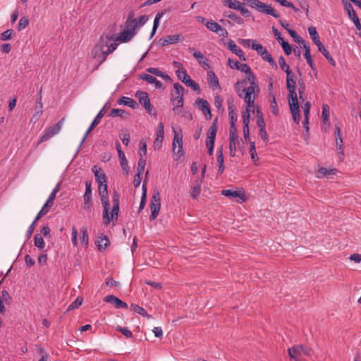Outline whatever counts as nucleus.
Instances as JSON below:
<instances>
[{
    "instance_id": "1",
    "label": "nucleus",
    "mask_w": 361,
    "mask_h": 361,
    "mask_svg": "<svg viewBox=\"0 0 361 361\" xmlns=\"http://www.w3.org/2000/svg\"><path fill=\"white\" fill-rule=\"evenodd\" d=\"M114 35H102L92 51V57L101 65L109 54L113 53L117 48Z\"/></svg>"
},
{
    "instance_id": "2",
    "label": "nucleus",
    "mask_w": 361,
    "mask_h": 361,
    "mask_svg": "<svg viewBox=\"0 0 361 361\" xmlns=\"http://www.w3.org/2000/svg\"><path fill=\"white\" fill-rule=\"evenodd\" d=\"M295 77V74L292 71L286 73V87L288 91V103L293 118L295 123H298L300 121V114Z\"/></svg>"
},
{
    "instance_id": "3",
    "label": "nucleus",
    "mask_w": 361,
    "mask_h": 361,
    "mask_svg": "<svg viewBox=\"0 0 361 361\" xmlns=\"http://www.w3.org/2000/svg\"><path fill=\"white\" fill-rule=\"evenodd\" d=\"M101 201L104 207L103 219L106 225L110 224L111 221L115 217L118 218L119 211V195L117 192H114L113 195V207L111 216L109 215L110 203L108 196L101 197Z\"/></svg>"
},
{
    "instance_id": "4",
    "label": "nucleus",
    "mask_w": 361,
    "mask_h": 361,
    "mask_svg": "<svg viewBox=\"0 0 361 361\" xmlns=\"http://www.w3.org/2000/svg\"><path fill=\"white\" fill-rule=\"evenodd\" d=\"M184 87L179 83L173 84V91L171 92V102L175 106L173 109L174 112H179V108L183 105Z\"/></svg>"
},
{
    "instance_id": "5",
    "label": "nucleus",
    "mask_w": 361,
    "mask_h": 361,
    "mask_svg": "<svg viewBox=\"0 0 361 361\" xmlns=\"http://www.w3.org/2000/svg\"><path fill=\"white\" fill-rule=\"evenodd\" d=\"M64 120L65 118H63L56 125L47 128L40 137L38 144L45 142L58 134L62 128Z\"/></svg>"
},
{
    "instance_id": "6",
    "label": "nucleus",
    "mask_w": 361,
    "mask_h": 361,
    "mask_svg": "<svg viewBox=\"0 0 361 361\" xmlns=\"http://www.w3.org/2000/svg\"><path fill=\"white\" fill-rule=\"evenodd\" d=\"M161 207V198L159 191H154L150 204L151 215L150 221H154L157 217Z\"/></svg>"
},
{
    "instance_id": "7",
    "label": "nucleus",
    "mask_w": 361,
    "mask_h": 361,
    "mask_svg": "<svg viewBox=\"0 0 361 361\" xmlns=\"http://www.w3.org/2000/svg\"><path fill=\"white\" fill-rule=\"evenodd\" d=\"M302 353L307 356L312 355V350L302 345H294L288 349V355L290 357L295 361H298L296 356Z\"/></svg>"
},
{
    "instance_id": "8",
    "label": "nucleus",
    "mask_w": 361,
    "mask_h": 361,
    "mask_svg": "<svg viewBox=\"0 0 361 361\" xmlns=\"http://www.w3.org/2000/svg\"><path fill=\"white\" fill-rule=\"evenodd\" d=\"M174 137L173 140V152L175 155L178 156V158H180L183 154V141H182V135L178 134L176 130H173Z\"/></svg>"
},
{
    "instance_id": "9",
    "label": "nucleus",
    "mask_w": 361,
    "mask_h": 361,
    "mask_svg": "<svg viewBox=\"0 0 361 361\" xmlns=\"http://www.w3.org/2000/svg\"><path fill=\"white\" fill-rule=\"evenodd\" d=\"M136 97L138 98L139 102L145 107L149 114H152L154 107L150 103L148 94L145 92L138 91L136 93Z\"/></svg>"
},
{
    "instance_id": "10",
    "label": "nucleus",
    "mask_w": 361,
    "mask_h": 361,
    "mask_svg": "<svg viewBox=\"0 0 361 361\" xmlns=\"http://www.w3.org/2000/svg\"><path fill=\"white\" fill-rule=\"evenodd\" d=\"M84 198V204L83 208L85 210H90L92 205V189H91V182L87 180L85 182V192L83 195Z\"/></svg>"
},
{
    "instance_id": "11",
    "label": "nucleus",
    "mask_w": 361,
    "mask_h": 361,
    "mask_svg": "<svg viewBox=\"0 0 361 361\" xmlns=\"http://www.w3.org/2000/svg\"><path fill=\"white\" fill-rule=\"evenodd\" d=\"M308 32H309L312 41L318 47L319 51L321 53H322L323 51H325L326 49L325 47L323 45V44L320 42L319 36L317 32L316 28L314 26L309 27Z\"/></svg>"
},
{
    "instance_id": "12",
    "label": "nucleus",
    "mask_w": 361,
    "mask_h": 361,
    "mask_svg": "<svg viewBox=\"0 0 361 361\" xmlns=\"http://www.w3.org/2000/svg\"><path fill=\"white\" fill-rule=\"evenodd\" d=\"M104 301L111 304L116 308L127 309L128 305L119 298L113 295H106L104 298Z\"/></svg>"
},
{
    "instance_id": "13",
    "label": "nucleus",
    "mask_w": 361,
    "mask_h": 361,
    "mask_svg": "<svg viewBox=\"0 0 361 361\" xmlns=\"http://www.w3.org/2000/svg\"><path fill=\"white\" fill-rule=\"evenodd\" d=\"M105 107L106 106H104L101 110L98 113V114L96 116V117L94 118L92 123H91L90 126L89 127V128L87 129V132L85 133L82 141H81V143H80V145H82L84 142L85 141L87 137L88 136L89 133L94 129V128L95 126H97L99 123H100V121H101V118L103 117L104 116V114L105 112Z\"/></svg>"
},
{
    "instance_id": "14",
    "label": "nucleus",
    "mask_w": 361,
    "mask_h": 361,
    "mask_svg": "<svg viewBox=\"0 0 361 361\" xmlns=\"http://www.w3.org/2000/svg\"><path fill=\"white\" fill-rule=\"evenodd\" d=\"M256 9L261 13L271 15L276 18H279V16H280L279 13L276 10H274L270 6H268V5L265 4L264 3H262L259 1L257 7Z\"/></svg>"
},
{
    "instance_id": "15",
    "label": "nucleus",
    "mask_w": 361,
    "mask_h": 361,
    "mask_svg": "<svg viewBox=\"0 0 361 361\" xmlns=\"http://www.w3.org/2000/svg\"><path fill=\"white\" fill-rule=\"evenodd\" d=\"M116 148L118 152L120 163L123 171H126V174L128 173L129 166L128 165V161L126 158L124 152L121 150V145L118 142L116 144Z\"/></svg>"
},
{
    "instance_id": "16",
    "label": "nucleus",
    "mask_w": 361,
    "mask_h": 361,
    "mask_svg": "<svg viewBox=\"0 0 361 361\" xmlns=\"http://www.w3.org/2000/svg\"><path fill=\"white\" fill-rule=\"evenodd\" d=\"M164 124L162 123H159L157 127V138L154 142V149H159L161 147V144L164 140Z\"/></svg>"
},
{
    "instance_id": "17",
    "label": "nucleus",
    "mask_w": 361,
    "mask_h": 361,
    "mask_svg": "<svg viewBox=\"0 0 361 361\" xmlns=\"http://www.w3.org/2000/svg\"><path fill=\"white\" fill-rule=\"evenodd\" d=\"M195 104L202 111V112L206 116H209V118H211L212 114L210 111V107L207 100L202 98H197V100L195 101Z\"/></svg>"
},
{
    "instance_id": "18",
    "label": "nucleus",
    "mask_w": 361,
    "mask_h": 361,
    "mask_svg": "<svg viewBox=\"0 0 361 361\" xmlns=\"http://www.w3.org/2000/svg\"><path fill=\"white\" fill-rule=\"evenodd\" d=\"M221 194L226 197H238L240 199L238 202L241 203L245 201V194L244 192H241L240 191L232 190L230 189L224 190L221 191Z\"/></svg>"
},
{
    "instance_id": "19",
    "label": "nucleus",
    "mask_w": 361,
    "mask_h": 361,
    "mask_svg": "<svg viewBox=\"0 0 361 361\" xmlns=\"http://www.w3.org/2000/svg\"><path fill=\"white\" fill-rule=\"evenodd\" d=\"M228 49L233 53L236 54L242 61H245L244 53L241 49H240L233 40H229L228 42Z\"/></svg>"
},
{
    "instance_id": "20",
    "label": "nucleus",
    "mask_w": 361,
    "mask_h": 361,
    "mask_svg": "<svg viewBox=\"0 0 361 361\" xmlns=\"http://www.w3.org/2000/svg\"><path fill=\"white\" fill-rule=\"evenodd\" d=\"M135 36V32H130L128 30H123L122 32L119 33V35L114 38L115 42L118 41L120 42H128L132 39V38Z\"/></svg>"
},
{
    "instance_id": "21",
    "label": "nucleus",
    "mask_w": 361,
    "mask_h": 361,
    "mask_svg": "<svg viewBox=\"0 0 361 361\" xmlns=\"http://www.w3.org/2000/svg\"><path fill=\"white\" fill-rule=\"evenodd\" d=\"M139 27H137V20L136 18H132L131 17H128L125 25V28L123 30H128L130 32H135V35L137 33V30Z\"/></svg>"
},
{
    "instance_id": "22",
    "label": "nucleus",
    "mask_w": 361,
    "mask_h": 361,
    "mask_svg": "<svg viewBox=\"0 0 361 361\" xmlns=\"http://www.w3.org/2000/svg\"><path fill=\"white\" fill-rule=\"evenodd\" d=\"M92 171L94 174L96 181L97 183L106 182V178L105 173L96 165H94L92 168Z\"/></svg>"
},
{
    "instance_id": "23",
    "label": "nucleus",
    "mask_w": 361,
    "mask_h": 361,
    "mask_svg": "<svg viewBox=\"0 0 361 361\" xmlns=\"http://www.w3.org/2000/svg\"><path fill=\"white\" fill-rule=\"evenodd\" d=\"M118 104L120 105H125L129 106L132 109H136L138 107V104L134 99L128 97H122L118 101Z\"/></svg>"
},
{
    "instance_id": "24",
    "label": "nucleus",
    "mask_w": 361,
    "mask_h": 361,
    "mask_svg": "<svg viewBox=\"0 0 361 361\" xmlns=\"http://www.w3.org/2000/svg\"><path fill=\"white\" fill-rule=\"evenodd\" d=\"M140 79L147 82L150 84H154L156 88H161L162 84L156 78L149 74H142L140 75Z\"/></svg>"
},
{
    "instance_id": "25",
    "label": "nucleus",
    "mask_w": 361,
    "mask_h": 361,
    "mask_svg": "<svg viewBox=\"0 0 361 361\" xmlns=\"http://www.w3.org/2000/svg\"><path fill=\"white\" fill-rule=\"evenodd\" d=\"M303 49H305L304 56H305V59L307 61V63L310 66L311 69L313 71H316V68L314 66V64L313 63V61H312V56H311V54H310V47L307 46L306 44H304Z\"/></svg>"
},
{
    "instance_id": "26",
    "label": "nucleus",
    "mask_w": 361,
    "mask_h": 361,
    "mask_svg": "<svg viewBox=\"0 0 361 361\" xmlns=\"http://www.w3.org/2000/svg\"><path fill=\"white\" fill-rule=\"evenodd\" d=\"M146 71L149 73H151V74H153L154 75L161 77V78H163V79H164L166 80H171V78H170L169 75H168L165 73L162 72L159 68L149 67V68L146 69Z\"/></svg>"
},
{
    "instance_id": "27",
    "label": "nucleus",
    "mask_w": 361,
    "mask_h": 361,
    "mask_svg": "<svg viewBox=\"0 0 361 361\" xmlns=\"http://www.w3.org/2000/svg\"><path fill=\"white\" fill-rule=\"evenodd\" d=\"M217 162L219 164V172L220 173H222L224 171L225 166H224V155H223V149L222 147H219L217 149Z\"/></svg>"
},
{
    "instance_id": "28",
    "label": "nucleus",
    "mask_w": 361,
    "mask_h": 361,
    "mask_svg": "<svg viewBox=\"0 0 361 361\" xmlns=\"http://www.w3.org/2000/svg\"><path fill=\"white\" fill-rule=\"evenodd\" d=\"M180 39V35H168L162 39L161 45L165 46L167 44H173L178 42Z\"/></svg>"
},
{
    "instance_id": "29",
    "label": "nucleus",
    "mask_w": 361,
    "mask_h": 361,
    "mask_svg": "<svg viewBox=\"0 0 361 361\" xmlns=\"http://www.w3.org/2000/svg\"><path fill=\"white\" fill-rule=\"evenodd\" d=\"M246 83L247 80H243L242 81H238L234 85L235 90L240 97H243L244 92L245 91Z\"/></svg>"
},
{
    "instance_id": "30",
    "label": "nucleus",
    "mask_w": 361,
    "mask_h": 361,
    "mask_svg": "<svg viewBox=\"0 0 361 361\" xmlns=\"http://www.w3.org/2000/svg\"><path fill=\"white\" fill-rule=\"evenodd\" d=\"M207 80L212 87L216 88L219 86V79L212 71L207 73Z\"/></svg>"
},
{
    "instance_id": "31",
    "label": "nucleus",
    "mask_w": 361,
    "mask_h": 361,
    "mask_svg": "<svg viewBox=\"0 0 361 361\" xmlns=\"http://www.w3.org/2000/svg\"><path fill=\"white\" fill-rule=\"evenodd\" d=\"M193 56L197 60L198 63L202 66H208V60L200 51H195L192 53Z\"/></svg>"
},
{
    "instance_id": "32",
    "label": "nucleus",
    "mask_w": 361,
    "mask_h": 361,
    "mask_svg": "<svg viewBox=\"0 0 361 361\" xmlns=\"http://www.w3.org/2000/svg\"><path fill=\"white\" fill-rule=\"evenodd\" d=\"M96 243L97 244L98 249L100 251L107 247L109 244L107 236L103 235L98 238V240Z\"/></svg>"
},
{
    "instance_id": "33",
    "label": "nucleus",
    "mask_w": 361,
    "mask_h": 361,
    "mask_svg": "<svg viewBox=\"0 0 361 361\" xmlns=\"http://www.w3.org/2000/svg\"><path fill=\"white\" fill-rule=\"evenodd\" d=\"M201 185H202V180H196L195 184L194 185V186L192 188V192L190 194L191 197L193 199H197V197L199 196L200 191H201Z\"/></svg>"
},
{
    "instance_id": "34",
    "label": "nucleus",
    "mask_w": 361,
    "mask_h": 361,
    "mask_svg": "<svg viewBox=\"0 0 361 361\" xmlns=\"http://www.w3.org/2000/svg\"><path fill=\"white\" fill-rule=\"evenodd\" d=\"M130 309H131V310L138 313L139 314H140L143 317H146L148 319L152 318V316L150 314H148L144 308H142V307H140L137 305L132 304L130 305Z\"/></svg>"
},
{
    "instance_id": "35",
    "label": "nucleus",
    "mask_w": 361,
    "mask_h": 361,
    "mask_svg": "<svg viewBox=\"0 0 361 361\" xmlns=\"http://www.w3.org/2000/svg\"><path fill=\"white\" fill-rule=\"evenodd\" d=\"M206 27L209 30H211L214 32H216V33H219L220 30H222V27L219 24H218L216 22L213 21V20L208 21L206 23Z\"/></svg>"
},
{
    "instance_id": "36",
    "label": "nucleus",
    "mask_w": 361,
    "mask_h": 361,
    "mask_svg": "<svg viewBox=\"0 0 361 361\" xmlns=\"http://www.w3.org/2000/svg\"><path fill=\"white\" fill-rule=\"evenodd\" d=\"M34 245L40 250H44L45 247V243L43 238L39 234L35 235Z\"/></svg>"
},
{
    "instance_id": "37",
    "label": "nucleus",
    "mask_w": 361,
    "mask_h": 361,
    "mask_svg": "<svg viewBox=\"0 0 361 361\" xmlns=\"http://www.w3.org/2000/svg\"><path fill=\"white\" fill-rule=\"evenodd\" d=\"M43 114V105H37L35 108V112L32 115V117L31 118V121L36 123L40 116Z\"/></svg>"
},
{
    "instance_id": "38",
    "label": "nucleus",
    "mask_w": 361,
    "mask_h": 361,
    "mask_svg": "<svg viewBox=\"0 0 361 361\" xmlns=\"http://www.w3.org/2000/svg\"><path fill=\"white\" fill-rule=\"evenodd\" d=\"M245 103L247 104V108L248 111H250V109L254 106L255 104V96L252 94L244 93L243 97Z\"/></svg>"
},
{
    "instance_id": "39",
    "label": "nucleus",
    "mask_w": 361,
    "mask_h": 361,
    "mask_svg": "<svg viewBox=\"0 0 361 361\" xmlns=\"http://www.w3.org/2000/svg\"><path fill=\"white\" fill-rule=\"evenodd\" d=\"M288 32L290 34V35L294 39V41L298 44H300L303 48L304 44H306L305 41L300 36H299L295 30H288Z\"/></svg>"
},
{
    "instance_id": "40",
    "label": "nucleus",
    "mask_w": 361,
    "mask_h": 361,
    "mask_svg": "<svg viewBox=\"0 0 361 361\" xmlns=\"http://www.w3.org/2000/svg\"><path fill=\"white\" fill-rule=\"evenodd\" d=\"M237 142H239L238 137H230L229 149L231 157H234L235 155Z\"/></svg>"
},
{
    "instance_id": "41",
    "label": "nucleus",
    "mask_w": 361,
    "mask_h": 361,
    "mask_svg": "<svg viewBox=\"0 0 361 361\" xmlns=\"http://www.w3.org/2000/svg\"><path fill=\"white\" fill-rule=\"evenodd\" d=\"M345 8L348 12L349 18L352 20L355 19L356 18H358L350 3L346 2L345 4Z\"/></svg>"
},
{
    "instance_id": "42",
    "label": "nucleus",
    "mask_w": 361,
    "mask_h": 361,
    "mask_svg": "<svg viewBox=\"0 0 361 361\" xmlns=\"http://www.w3.org/2000/svg\"><path fill=\"white\" fill-rule=\"evenodd\" d=\"M224 16L234 20L238 24H242L243 23V20L232 11L225 12Z\"/></svg>"
},
{
    "instance_id": "43",
    "label": "nucleus",
    "mask_w": 361,
    "mask_h": 361,
    "mask_svg": "<svg viewBox=\"0 0 361 361\" xmlns=\"http://www.w3.org/2000/svg\"><path fill=\"white\" fill-rule=\"evenodd\" d=\"M261 56L264 61H267L272 67H274V68H277L276 63L274 61L272 56L268 53L267 50L265 51V54H264Z\"/></svg>"
},
{
    "instance_id": "44",
    "label": "nucleus",
    "mask_w": 361,
    "mask_h": 361,
    "mask_svg": "<svg viewBox=\"0 0 361 361\" xmlns=\"http://www.w3.org/2000/svg\"><path fill=\"white\" fill-rule=\"evenodd\" d=\"M177 77L179 80H180L183 82L185 83L188 79V78H190L186 73L185 70L183 68H179L176 71Z\"/></svg>"
},
{
    "instance_id": "45",
    "label": "nucleus",
    "mask_w": 361,
    "mask_h": 361,
    "mask_svg": "<svg viewBox=\"0 0 361 361\" xmlns=\"http://www.w3.org/2000/svg\"><path fill=\"white\" fill-rule=\"evenodd\" d=\"M322 118L324 123L329 122V106L326 104L322 106Z\"/></svg>"
},
{
    "instance_id": "46",
    "label": "nucleus",
    "mask_w": 361,
    "mask_h": 361,
    "mask_svg": "<svg viewBox=\"0 0 361 361\" xmlns=\"http://www.w3.org/2000/svg\"><path fill=\"white\" fill-rule=\"evenodd\" d=\"M98 184H99L98 190H99V194L100 197L108 196V190H107L108 187H107L106 182L99 183Z\"/></svg>"
},
{
    "instance_id": "47",
    "label": "nucleus",
    "mask_w": 361,
    "mask_h": 361,
    "mask_svg": "<svg viewBox=\"0 0 361 361\" xmlns=\"http://www.w3.org/2000/svg\"><path fill=\"white\" fill-rule=\"evenodd\" d=\"M146 185H147V181H146V180H145L144 183L142 184V195L141 202H140V209H143L144 207H145V202H146V192H147Z\"/></svg>"
},
{
    "instance_id": "48",
    "label": "nucleus",
    "mask_w": 361,
    "mask_h": 361,
    "mask_svg": "<svg viewBox=\"0 0 361 361\" xmlns=\"http://www.w3.org/2000/svg\"><path fill=\"white\" fill-rule=\"evenodd\" d=\"M127 112L125 110L121 109H113L110 113L111 117H125Z\"/></svg>"
},
{
    "instance_id": "49",
    "label": "nucleus",
    "mask_w": 361,
    "mask_h": 361,
    "mask_svg": "<svg viewBox=\"0 0 361 361\" xmlns=\"http://www.w3.org/2000/svg\"><path fill=\"white\" fill-rule=\"evenodd\" d=\"M279 63L280 66V68L286 73H287L288 71H291L292 70L290 68L289 65H288L286 63L285 59L281 56L279 59Z\"/></svg>"
},
{
    "instance_id": "50",
    "label": "nucleus",
    "mask_w": 361,
    "mask_h": 361,
    "mask_svg": "<svg viewBox=\"0 0 361 361\" xmlns=\"http://www.w3.org/2000/svg\"><path fill=\"white\" fill-rule=\"evenodd\" d=\"M146 164V159L144 157H140L137 163V173H141L144 172Z\"/></svg>"
},
{
    "instance_id": "51",
    "label": "nucleus",
    "mask_w": 361,
    "mask_h": 361,
    "mask_svg": "<svg viewBox=\"0 0 361 361\" xmlns=\"http://www.w3.org/2000/svg\"><path fill=\"white\" fill-rule=\"evenodd\" d=\"M146 164V159L144 157H140L137 163V173H141L144 172Z\"/></svg>"
},
{
    "instance_id": "52",
    "label": "nucleus",
    "mask_w": 361,
    "mask_h": 361,
    "mask_svg": "<svg viewBox=\"0 0 361 361\" xmlns=\"http://www.w3.org/2000/svg\"><path fill=\"white\" fill-rule=\"evenodd\" d=\"M252 49L257 51L258 54L260 56L265 54V51H267L266 48L264 47L262 44H257L256 42L252 44Z\"/></svg>"
},
{
    "instance_id": "53",
    "label": "nucleus",
    "mask_w": 361,
    "mask_h": 361,
    "mask_svg": "<svg viewBox=\"0 0 361 361\" xmlns=\"http://www.w3.org/2000/svg\"><path fill=\"white\" fill-rule=\"evenodd\" d=\"M216 123H217V118H216L214 121L212 125L209 127L208 132H207V136L216 137V132H217Z\"/></svg>"
},
{
    "instance_id": "54",
    "label": "nucleus",
    "mask_w": 361,
    "mask_h": 361,
    "mask_svg": "<svg viewBox=\"0 0 361 361\" xmlns=\"http://www.w3.org/2000/svg\"><path fill=\"white\" fill-rule=\"evenodd\" d=\"M257 125L259 129L265 128V123H264V120L263 118V115L259 111H257Z\"/></svg>"
},
{
    "instance_id": "55",
    "label": "nucleus",
    "mask_w": 361,
    "mask_h": 361,
    "mask_svg": "<svg viewBox=\"0 0 361 361\" xmlns=\"http://www.w3.org/2000/svg\"><path fill=\"white\" fill-rule=\"evenodd\" d=\"M29 24V20L27 17H22L18 24V30L19 31L25 28Z\"/></svg>"
},
{
    "instance_id": "56",
    "label": "nucleus",
    "mask_w": 361,
    "mask_h": 361,
    "mask_svg": "<svg viewBox=\"0 0 361 361\" xmlns=\"http://www.w3.org/2000/svg\"><path fill=\"white\" fill-rule=\"evenodd\" d=\"M120 138L122 140V142L126 146H128L130 142V133L127 130H124L122 134L120 135Z\"/></svg>"
},
{
    "instance_id": "57",
    "label": "nucleus",
    "mask_w": 361,
    "mask_h": 361,
    "mask_svg": "<svg viewBox=\"0 0 361 361\" xmlns=\"http://www.w3.org/2000/svg\"><path fill=\"white\" fill-rule=\"evenodd\" d=\"M139 145V154L140 157H143L147 153V143L144 140H141Z\"/></svg>"
},
{
    "instance_id": "58",
    "label": "nucleus",
    "mask_w": 361,
    "mask_h": 361,
    "mask_svg": "<svg viewBox=\"0 0 361 361\" xmlns=\"http://www.w3.org/2000/svg\"><path fill=\"white\" fill-rule=\"evenodd\" d=\"M185 84L188 87H191L195 91L200 90L199 85L196 83L194 80H192L190 78H188L187 82Z\"/></svg>"
},
{
    "instance_id": "59",
    "label": "nucleus",
    "mask_w": 361,
    "mask_h": 361,
    "mask_svg": "<svg viewBox=\"0 0 361 361\" xmlns=\"http://www.w3.org/2000/svg\"><path fill=\"white\" fill-rule=\"evenodd\" d=\"M250 111L247 109L245 111L243 112V126L249 127V123H250Z\"/></svg>"
},
{
    "instance_id": "60",
    "label": "nucleus",
    "mask_w": 361,
    "mask_h": 361,
    "mask_svg": "<svg viewBox=\"0 0 361 361\" xmlns=\"http://www.w3.org/2000/svg\"><path fill=\"white\" fill-rule=\"evenodd\" d=\"M116 330L121 332L127 338H131L133 336L132 332L126 327L117 326Z\"/></svg>"
},
{
    "instance_id": "61",
    "label": "nucleus",
    "mask_w": 361,
    "mask_h": 361,
    "mask_svg": "<svg viewBox=\"0 0 361 361\" xmlns=\"http://www.w3.org/2000/svg\"><path fill=\"white\" fill-rule=\"evenodd\" d=\"M88 233L86 228L82 229V236H81V243L85 245V246H87L88 245Z\"/></svg>"
},
{
    "instance_id": "62",
    "label": "nucleus",
    "mask_w": 361,
    "mask_h": 361,
    "mask_svg": "<svg viewBox=\"0 0 361 361\" xmlns=\"http://www.w3.org/2000/svg\"><path fill=\"white\" fill-rule=\"evenodd\" d=\"M238 42L239 44H242L245 47H252V44L255 42L254 39H238Z\"/></svg>"
},
{
    "instance_id": "63",
    "label": "nucleus",
    "mask_w": 361,
    "mask_h": 361,
    "mask_svg": "<svg viewBox=\"0 0 361 361\" xmlns=\"http://www.w3.org/2000/svg\"><path fill=\"white\" fill-rule=\"evenodd\" d=\"M302 109L304 111V116L305 117V122L307 123V120H309L310 103L309 102H305L304 106H302Z\"/></svg>"
},
{
    "instance_id": "64",
    "label": "nucleus",
    "mask_w": 361,
    "mask_h": 361,
    "mask_svg": "<svg viewBox=\"0 0 361 361\" xmlns=\"http://www.w3.org/2000/svg\"><path fill=\"white\" fill-rule=\"evenodd\" d=\"M82 300L78 298L69 306L68 310H74L81 305Z\"/></svg>"
}]
</instances>
